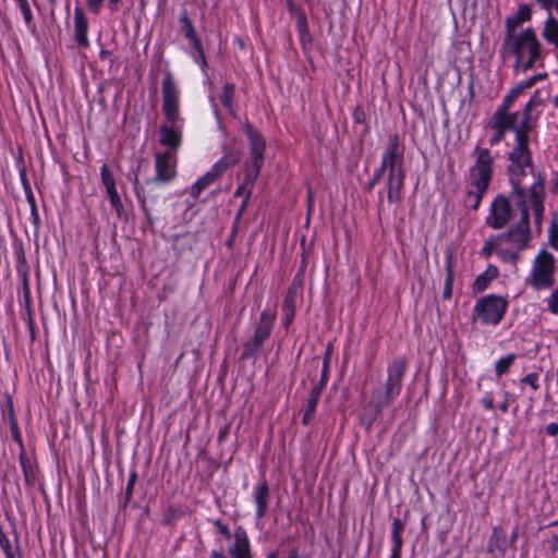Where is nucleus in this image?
Instances as JSON below:
<instances>
[{"label":"nucleus","instance_id":"nucleus-62","mask_svg":"<svg viewBox=\"0 0 558 558\" xmlns=\"http://www.w3.org/2000/svg\"><path fill=\"white\" fill-rule=\"evenodd\" d=\"M31 217H32V221H33V225L35 228L34 233H35V236H37L39 229H40V218H39L37 207L31 208Z\"/></svg>","mask_w":558,"mask_h":558},{"label":"nucleus","instance_id":"nucleus-9","mask_svg":"<svg viewBox=\"0 0 558 558\" xmlns=\"http://www.w3.org/2000/svg\"><path fill=\"white\" fill-rule=\"evenodd\" d=\"M380 165L387 169V172L405 170L404 166V146L400 142L399 134L389 136V143L385 147Z\"/></svg>","mask_w":558,"mask_h":558},{"label":"nucleus","instance_id":"nucleus-48","mask_svg":"<svg viewBox=\"0 0 558 558\" xmlns=\"http://www.w3.org/2000/svg\"><path fill=\"white\" fill-rule=\"evenodd\" d=\"M333 352V344L331 342L327 343L324 356H323V366L322 372L328 373L330 372V363H331V355Z\"/></svg>","mask_w":558,"mask_h":558},{"label":"nucleus","instance_id":"nucleus-51","mask_svg":"<svg viewBox=\"0 0 558 558\" xmlns=\"http://www.w3.org/2000/svg\"><path fill=\"white\" fill-rule=\"evenodd\" d=\"M177 517L178 509L175 507L170 506L163 513L162 524L167 526L171 525L173 521L177 519Z\"/></svg>","mask_w":558,"mask_h":558},{"label":"nucleus","instance_id":"nucleus-21","mask_svg":"<svg viewBox=\"0 0 558 558\" xmlns=\"http://www.w3.org/2000/svg\"><path fill=\"white\" fill-rule=\"evenodd\" d=\"M221 148L223 156L217 162H215L214 166L223 173L228 169L239 163L242 151L234 145H229L228 143H223Z\"/></svg>","mask_w":558,"mask_h":558},{"label":"nucleus","instance_id":"nucleus-45","mask_svg":"<svg viewBox=\"0 0 558 558\" xmlns=\"http://www.w3.org/2000/svg\"><path fill=\"white\" fill-rule=\"evenodd\" d=\"M490 282L492 281L489 280V278H487V276L482 272L481 275H478L475 278V280L472 284L473 293L483 292L484 290H486L488 288Z\"/></svg>","mask_w":558,"mask_h":558},{"label":"nucleus","instance_id":"nucleus-38","mask_svg":"<svg viewBox=\"0 0 558 558\" xmlns=\"http://www.w3.org/2000/svg\"><path fill=\"white\" fill-rule=\"evenodd\" d=\"M514 360H515V354H513V353L499 359L495 366L496 375L498 377H501L504 374H506L509 371V368L512 366Z\"/></svg>","mask_w":558,"mask_h":558},{"label":"nucleus","instance_id":"nucleus-63","mask_svg":"<svg viewBox=\"0 0 558 558\" xmlns=\"http://www.w3.org/2000/svg\"><path fill=\"white\" fill-rule=\"evenodd\" d=\"M500 243H496L495 242V236L492 238L490 240L486 241L484 247L482 248V254L485 255V256H489L494 248H498L497 246L499 245Z\"/></svg>","mask_w":558,"mask_h":558},{"label":"nucleus","instance_id":"nucleus-32","mask_svg":"<svg viewBox=\"0 0 558 558\" xmlns=\"http://www.w3.org/2000/svg\"><path fill=\"white\" fill-rule=\"evenodd\" d=\"M486 193L485 191L471 187L463 197V205L472 210H477Z\"/></svg>","mask_w":558,"mask_h":558},{"label":"nucleus","instance_id":"nucleus-16","mask_svg":"<svg viewBox=\"0 0 558 558\" xmlns=\"http://www.w3.org/2000/svg\"><path fill=\"white\" fill-rule=\"evenodd\" d=\"M532 19V8L527 3H521L518 8V11L514 15L508 16L505 21L506 26V36H505V46L509 44V40L512 39V36L515 35L514 31L521 26L523 23L531 21Z\"/></svg>","mask_w":558,"mask_h":558},{"label":"nucleus","instance_id":"nucleus-18","mask_svg":"<svg viewBox=\"0 0 558 558\" xmlns=\"http://www.w3.org/2000/svg\"><path fill=\"white\" fill-rule=\"evenodd\" d=\"M253 499L256 505L255 517L257 520H262L266 517L270 501V488L265 478L256 485Z\"/></svg>","mask_w":558,"mask_h":558},{"label":"nucleus","instance_id":"nucleus-40","mask_svg":"<svg viewBox=\"0 0 558 558\" xmlns=\"http://www.w3.org/2000/svg\"><path fill=\"white\" fill-rule=\"evenodd\" d=\"M14 1L19 5V8L23 14L24 22H25L26 26L28 28H35V25L33 23V14H32L28 1L27 0H14Z\"/></svg>","mask_w":558,"mask_h":558},{"label":"nucleus","instance_id":"nucleus-19","mask_svg":"<svg viewBox=\"0 0 558 558\" xmlns=\"http://www.w3.org/2000/svg\"><path fill=\"white\" fill-rule=\"evenodd\" d=\"M487 128L494 132L489 138V146L494 147L505 140L506 134L512 131L511 129H514V122L493 116Z\"/></svg>","mask_w":558,"mask_h":558},{"label":"nucleus","instance_id":"nucleus-60","mask_svg":"<svg viewBox=\"0 0 558 558\" xmlns=\"http://www.w3.org/2000/svg\"><path fill=\"white\" fill-rule=\"evenodd\" d=\"M214 525L226 539H231V533L229 527L220 519L215 520Z\"/></svg>","mask_w":558,"mask_h":558},{"label":"nucleus","instance_id":"nucleus-34","mask_svg":"<svg viewBox=\"0 0 558 558\" xmlns=\"http://www.w3.org/2000/svg\"><path fill=\"white\" fill-rule=\"evenodd\" d=\"M136 481H137V473L135 470H132L130 473V476H129V481H128L125 490H124V497L119 502L120 509H125L128 507V505L130 504L132 496H133V490H134Z\"/></svg>","mask_w":558,"mask_h":558},{"label":"nucleus","instance_id":"nucleus-39","mask_svg":"<svg viewBox=\"0 0 558 558\" xmlns=\"http://www.w3.org/2000/svg\"><path fill=\"white\" fill-rule=\"evenodd\" d=\"M548 242L549 245L558 251V215L553 216L549 229H548Z\"/></svg>","mask_w":558,"mask_h":558},{"label":"nucleus","instance_id":"nucleus-33","mask_svg":"<svg viewBox=\"0 0 558 558\" xmlns=\"http://www.w3.org/2000/svg\"><path fill=\"white\" fill-rule=\"evenodd\" d=\"M234 89V84L227 82L223 85L222 95L220 96V102L231 114H233Z\"/></svg>","mask_w":558,"mask_h":558},{"label":"nucleus","instance_id":"nucleus-15","mask_svg":"<svg viewBox=\"0 0 558 558\" xmlns=\"http://www.w3.org/2000/svg\"><path fill=\"white\" fill-rule=\"evenodd\" d=\"M234 542L229 547L228 554L231 558H254L246 530L239 525L234 531Z\"/></svg>","mask_w":558,"mask_h":558},{"label":"nucleus","instance_id":"nucleus-35","mask_svg":"<svg viewBox=\"0 0 558 558\" xmlns=\"http://www.w3.org/2000/svg\"><path fill=\"white\" fill-rule=\"evenodd\" d=\"M20 463L26 484L33 485L36 480V473L31 460L24 453H21Z\"/></svg>","mask_w":558,"mask_h":558},{"label":"nucleus","instance_id":"nucleus-14","mask_svg":"<svg viewBox=\"0 0 558 558\" xmlns=\"http://www.w3.org/2000/svg\"><path fill=\"white\" fill-rule=\"evenodd\" d=\"M156 174L150 180L156 183H169L175 177V156L170 150L159 153L155 158Z\"/></svg>","mask_w":558,"mask_h":558},{"label":"nucleus","instance_id":"nucleus-17","mask_svg":"<svg viewBox=\"0 0 558 558\" xmlns=\"http://www.w3.org/2000/svg\"><path fill=\"white\" fill-rule=\"evenodd\" d=\"M405 175L407 170L387 172V201L390 204L399 203L402 199Z\"/></svg>","mask_w":558,"mask_h":558},{"label":"nucleus","instance_id":"nucleus-29","mask_svg":"<svg viewBox=\"0 0 558 558\" xmlns=\"http://www.w3.org/2000/svg\"><path fill=\"white\" fill-rule=\"evenodd\" d=\"M250 141V155L252 157V160L264 162V154L266 149V141L262 133L259 132L253 137L248 138Z\"/></svg>","mask_w":558,"mask_h":558},{"label":"nucleus","instance_id":"nucleus-52","mask_svg":"<svg viewBox=\"0 0 558 558\" xmlns=\"http://www.w3.org/2000/svg\"><path fill=\"white\" fill-rule=\"evenodd\" d=\"M295 20H296V29H298L299 34L310 31L305 12H299V15L295 16Z\"/></svg>","mask_w":558,"mask_h":558},{"label":"nucleus","instance_id":"nucleus-8","mask_svg":"<svg viewBox=\"0 0 558 558\" xmlns=\"http://www.w3.org/2000/svg\"><path fill=\"white\" fill-rule=\"evenodd\" d=\"M135 195L145 215L147 223L153 226L154 217L151 213L158 209L165 202L159 183L154 182V180H146L145 185H142L138 177L135 174Z\"/></svg>","mask_w":558,"mask_h":558},{"label":"nucleus","instance_id":"nucleus-50","mask_svg":"<svg viewBox=\"0 0 558 558\" xmlns=\"http://www.w3.org/2000/svg\"><path fill=\"white\" fill-rule=\"evenodd\" d=\"M319 398H320V393H318L317 391L311 390L310 397L306 400V408H305V410H307L308 412H314L315 413L317 403L319 401Z\"/></svg>","mask_w":558,"mask_h":558},{"label":"nucleus","instance_id":"nucleus-59","mask_svg":"<svg viewBox=\"0 0 558 558\" xmlns=\"http://www.w3.org/2000/svg\"><path fill=\"white\" fill-rule=\"evenodd\" d=\"M207 186L203 183V181L197 180L191 187L190 195L193 197V199H197L201 195V193L206 189Z\"/></svg>","mask_w":558,"mask_h":558},{"label":"nucleus","instance_id":"nucleus-41","mask_svg":"<svg viewBox=\"0 0 558 558\" xmlns=\"http://www.w3.org/2000/svg\"><path fill=\"white\" fill-rule=\"evenodd\" d=\"M0 546H1L2 550L4 551V555L7 558H23L22 554L20 551L17 555H15V553H13L11 543L4 532L0 533Z\"/></svg>","mask_w":558,"mask_h":558},{"label":"nucleus","instance_id":"nucleus-10","mask_svg":"<svg viewBox=\"0 0 558 558\" xmlns=\"http://www.w3.org/2000/svg\"><path fill=\"white\" fill-rule=\"evenodd\" d=\"M513 210L509 197L499 194L490 204L489 215L486 218V223L495 230L502 229L510 218Z\"/></svg>","mask_w":558,"mask_h":558},{"label":"nucleus","instance_id":"nucleus-26","mask_svg":"<svg viewBox=\"0 0 558 558\" xmlns=\"http://www.w3.org/2000/svg\"><path fill=\"white\" fill-rule=\"evenodd\" d=\"M404 530V523L399 519L395 518L392 521V531H391V538H392V549H391V557L390 558H401V548H402V532Z\"/></svg>","mask_w":558,"mask_h":558},{"label":"nucleus","instance_id":"nucleus-58","mask_svg":"<svg viewBox=\"0 0 558 558\" xmlns=\"http://www.w3.org/2000/svg\"><path fill=\"white\" fill-rule=\"evenodd\" d=\"M207 186L203 183V181L197 180L191 187L190 195L193 197V199H197L201 195V193L206 189Z\"/></svg>","mask_w":558,"mask_h":558},{"label":"nucleus","instance_id":"nucleus-27","mask_svg":"<svg viewBox=\"0 0 558 558\" xmlns=\"http://www.w3.org/2000/svg\"><path fill=\"white\" fill-rule=\"evenodd\" d=\"M515 136V143L511 151L508 153V156H521V157H531L532 151L529 147L530 135L521 133L519 131H512Z\"/></svg>","mask_w":558,"mask_h":558},{"label":"nucleus","instance_id":"nucleus-13","mask_svg":"<svg viewBox=\"0 0 558 558\" xmlns=\"http://www.w3.org/2000/svg\"><path fill=\"white\" fill-rule=\"evenodd\" d=\"M536 178V181L531 185L529 192L534 214V222L537 230L541 231L544 217L545 177L541 172H537Z\"/></svg>","mask_w":558,"mask_h":558},{"label":"nucleus","instance_id":"nucleus-30","mask_svg":"<svg viewBox=\"0 0 558 558\" xmlns=\"http://www.w3.org/2000/svg\"><path fill=\"white\" fill-rule=\"evenodd\" d=\"M263 166L264 162L254 160H251V162L245 163V174L244 180L242 182L245 187H251L253 190V186L259 177Z\"/></svg>","mask_w":558,"mask_h":558},{"label":"nucleus","instance_id":"nucleus-47","mask_svg":"<svg viewBox=\"0 0 558 558\" xmlns=\"http://www.w3.org/2000/svg\"><path fill=\"white\" fill-rule=\"evenodd\" d=\"M543 104V99L541 98L539 96V92L536 90L533 96L530 98V100L526 102V105L524 106L523 108V112L524 116H532V110L535 108V107H538Z\"/></svg>","mask_w":558,"mask_h":558},{"label":"nucleus","instance_id":"nucleus-36","mask_svg":"<svg viewBox=\"0 0 558 558\" xmlns=\"http://www.w3.org/2000/svg\"><path fill=\"white\" fill-rule=\"evenodd\" d=\"M179 22L181 25V32L186 39L196 35L194 25L185 10L180 14Z\"/></svg>","mask_w":558,"mask_h":558},{"label":"nucleus","instance_id":"nucleus-55","mask_svg":"<svg viewBox=\"0 0 558 558\" xmlns=\"http://www.w3.org/2000/svg\"><path fill=\"white\" fill-rule=\"evenodd\" d=\"M521 383L530 385L534 390L539 388L538 375L536 373L527 374L521 379Z\"/></svg>","mask_w":558,"mask_h":558},{"label":"nucleus","instance_id":"nucleus-46","mask_svg":"<svg viewBox=\"0 0 558 558\" xmlns=\"http://www.w3.org/2000/svg\"><path fill=\"white\" fill-rule=\"evenodd\" d=\"M223 173L220 172L215 166L211 167L209 171H207L203 177L198 180L203 181L206 186L213 184L216 180H218Z\"/></svg>","mask_w":558,"mask_h":558},{"label":"nucleus","instance_id":"nucleus-24","mask_svg":"<svg viewBox=\"0 0 558 558\" xmlns=\"http://www.w3.org/2000/svg\"><path fill=\"white\" fill-rule=\"evenodd\" d=\"M445 269H446V279L442 291V299L449 300L452 296V286H453V251L451 247H447L445 251Z\"/></svg>","mask_w":558,"mask_h":558},{"label":"nucleus","instance_id":"nucleus-44","mask_svg":"<svg viewBox=\"0 0 558 558\" xmlns=\"http://www.w3.org/2000/svg\"><path fill=\"white\" fill-rule=\"evenodd\" d=\"M100 178H101V183L104 184V186L106 189H109V187L116 185L114 177L106 163L102 165V167L100 168Z\"/></svg>","mask_w":558,"mask_h":558},{"label":"nucleus","instance_id":"nucleus-61","mask_svg":"<svg viewBox=\"0 0 558 558\" xmlns=\"http://www.w3.org/2000/svg\"><path fill=\"white\" fill-rule=\"evenodd\" d=\"M105 0H86L87 9L94 13L99 14Z\"/></svg>","mask_w":558,"mask_h":558},{"label":"nucleus","instance_id":"nucleus-42","mask_svg":"<svg viewBox=\"0 0 558 558\" xmlns=\"http://www.w3.org/2000/svg\"><path fill=\"white\" fill-rule=\"evenodd\" d=\"M519 253L517 251H511L508 248H496V254L498 257L506 263L515 264L517 259L519 258Z\"/></svg>","mask_w":558,"mask_h":558},{"label":"nucleus","instance_id":"nucleus-43","mask_svg":"<svg viewBox=\"0 0 558 558\" xmlns=\"http://www.w3.org/2000/svg\"><path fill=\"white\" fill-rule=\"evenodd\" d=\"M547 77V73H538L533 75L532 77L521 81L517 86L521 89L523 93L525 89L532 88L536 83L545 80Z\"/></svg>","mask_w":558,"mask_h":558},{"label":"nucleus","instance_id":"nucleus-20","mask_svg":"<svg viewBox=\"0 0 558 558\" xmlns=\"http://www.w3.org/2000/svg\"><path fill=\"white\" fill-rule=\"evenodd\" d=\"M523 94L518 86H514L510 89V92L504 97L501 105L494 112V117H498L501 119H506L509 121H517L519 119V112H510L515 99Z\"/></svg>","mask_w":558,"mask_h":558},{"label":"nucleus","instance_id":"nucleus-28","mask_svg":"<svg viewBox=\"0 0 558 558\" xmlns=\"http://www.w3.org/2000/svg\"><path fill=\"white\" fill-rule=\"evenodd\" d=\"M542 37L549 45L558 43V21L553 16L551 11L548 12V16L544 23Z\"/></svg>","mask_w":558,"mask_h":558},{"label":"nucleus","instance_id":"nucleus-53","mask_svg":"<svg viewBox=\"0 0 558 558\" xmlns=\"http://www.w3.org/2000/svg\"><path fill=\"white\" fill-rule=\"evenodd\" d=\"M548 310L551 314L558 315V287L553 291L547 300Z\"/></svg>","mask_w":558,"mask_h":558},{"label":"nucleus","instance_id":"nucleus-64","mask_svg":"<svg viewBox=\"0 0 558 558\" xmlns=\"http://www.w3.org/2000/svg\"><path fill=\"white\" fill-rule=\"evenodd\" d=\"M189 41L191 43L192 47L195 49L196 53L198 57H203V45L199 40V38L197 37V35L189 38Z\"/></svg>","mask_w":558,"mask_h":558},{"label":"nucleus","instance_id":"nucleus-1","mask_svg":"<svg viewBox=\"0 0 558 558\" xmlns=\"http://www.w3.org/2000/svg\"><path fill=\"white\" fill-rule=\"evenodd\" d=\"M165 76L161 84L162 93V112L167 123L159 128V143L175 154L182 143L181 123L183 119L180 117V90L174 81V76L170 70L163 72Z\"/></svg>","mask_w":558,"mask_h":558},{"label":"nucleus","instance_id":"nucleus-5","mask_svg":"<svg viewBox=\"0 0 558 558\" xmlns=\"http://www.w3.org/2000/svg\"><path fill=\"white\" fill-rule=\"evenodd\" d=\"M508 308V301L496 294H488L477 300L473 307L472 320H481L483 325L497 326Z\"/></svg>","mask_w":558,"mask_h":558},{"label":"nucleus","instance_id":"nucleus-22","mask_svg":"<svg viewBox=\"0 0 558 558\" xmlns=\"http://www.w3.org/2000/svg\"><path fill=\"white\" fill-rule=\"evenodd\" d=\"M88 22L84 11L76 7L74 10V38L78 47H87Z\"/></svg>","mask_w":558,"mask_h":558},{"label":"nucleus","instance_id":"nucleus-31","mask_svg":"<svg viewBox=\"0 0 558 558\" xmlns=\"http://www.w3.org/2000/svg\"><path fill=\"white\" fill-rule=\"evenodd\" d=\"M507 546L508 545L506 532L500 526L494 527L489 539V550L493 551L497 549L501 554H505L507 550Z\"/></svg>","mask_w":558,"mask_h":558},{"label":"nucleus","instance_id":"nucleus-4","mask_svg":"<svg viewBox=\"0 0 558 558\" xmlns=\"http://www.w3.org/2000/svg\"><path fill=\"white\" fill-rule=\"evenodd\" d=\"M473 166L469 169V185L487 192L493 180L495 159L489 148L476 145L472 151Z\"/></svg>","mask_w":558,"mask_h":558},{"label":"nucleus","instance_id":"nucleus-23","mask_svg":"<svg viewBox=\"0 0 558 558\" xmlns=\"http://www.w3.org/2000/svg\"><path fill=\"white\" fill-rule=\"evenodd\" d=\"M510 197L514 201V205L517 209L520 211V221L521 225H530V211L529 207L526 205V190L525 189H519L514 190L511 189Z\"/></svg>","mask_w":558,"mask_h":558},{"label":"nucleus","instance_id":"nucleus-49","mask_svg":"<svg viewBox=\"0 0 558 558\" xmlns=\"http://www.w3.org/2000/svg\"><path fill=\"white\" fill-rule=\"evenodd\" d=\"M9 425H10V430H11L13 440L16 444H19L21 447H23V440H22V436H21V433L19 429L17 420L11 417V422L9 423Z\"/></svg>","mask_w":558,"mask_h":558},{"label":"nucleus","instance_id":"nucleus-3","mask_svg":"<svg viewBox=\"0 0 558 558\" xmlns=\"http://www.w3.org/2000/svg\"><path fill=\"white\" fill-rule=\"evenodd\" d=\"M502 50L509 52H521L524 57L527 54V60L523 64V71L531 70L535 64L544 59V47L538 40L536 32L532 27L521 31L519 34L513 35L509 44H502Z\"/></svg>","mask_w":558,"mask_h":558},{"label":"nucleus","instance_id":"nucleus-57","mask_svg":"<svg viewBox=\"0 0 558 558\" xmlns=\"http://www.w3.org/2000/svg\"><path fill=\"white\" fill-rule=\"evenodd\" d=\"M207 186L203 183V181L197 180L191 187L190 195L193 197V199H197L201 195V193L206 189Z\"/></svg>","mask_w":558,"mask_h":558},{"label":"nucleus","instance_id":"nucleus-37","mask_svg":"<svg viewBox=\"0 0 558 558\" xmlns=\"http://www.w3.org/2000/svg\"><path fill=\"white\" fill-rule=\"evenodd\" d=\"M535 129V123L533 122L532 116H524L522 113L521 121L518 123V120L514 121V129L512 131H519L521 133L530 135V133Z\"/></svg>","mask_w":558,"mask_h":558},{"label":"nucleus","instance_id":"nucleus-54","mask_svg":"<svg viewBox=\"0 0 558 558\" xmlns=\"http://www.w3.org/2000/svg\"><path fill=\"white\" fill-rule=\"evenodd\" d=\"M110 204H111L112 208L116 210V214L120 219H123V220L128 219L126 213L124 210V207H123V204H122L120 197L114 201H111Z\"/></svg>","mask_w":558,"mask_h":558},{"label":"nucleus","instance_id":"nucleus-2","mask_svg":"<svg viewBox=\"0 0 558 558\" xmlns=\"http://www.w3.org/2000/svg\"><path fill=\"white\" fill-rule=\"evenodd\" d=\"M407 361L404 357L395 359L387 367V380L384 389H376L372 392L368 407L373 408L376 415H380L385 409L390 407L402 389L403 377L407 373Z\"/></svg>","mask_w":558,"mask_h":558},{"label":"nucleus","instance_id":"nucleus-56","mask_svg":"<svg viewBox=\"0 0 558 558\" xmlns=\"http://www.w3.org/2000/svg\"><path fill=\"white\" fill-rule=\"evenodd\" d=\"M329 374L322 372L319 380L314 385L312 388L313 391H317L322 395L323 390L325 389L327 383H328Z\"/></svg>","mask_w":558,"mask_h":558},{"label":"nucleus","instance_id":"nucleus-25","mask_svg":"<svg viewBox=\"0 0 558 558\" xmlns=\"http://www.w3.org/2000/svg\"><path fill=\"white\" fill-rule=\"evenodd\" d=\"M296 299L298 292L294 287H291L288 290L282 303L283 325L286 328H288L295 316Z\"/></svg>","mask_w":558,"mask_h":558},{"label":"nucleus","instance_id":"nucleus-7","mask_svg":"<svg viewBox=\"0 0 558 558\" xmlns=\"http://www.w3.org/2000/svg\"><path fill=\"white\" fill-rule=\"evenodd\" d=\"M556 260L551 253L542 250L534 258L527 283L535 290L550 289L555 284Z\"/></svg>","mask_w":558,"mask_h":558},{"label":"nucleus","instance_id":"nucleus-6","mask_svg":"<svg viewBox=\"0 0 558 558\" xmlns=\"http://www.w3.org/2000/svg\"><path fill=\"white\" fill-rule=\"evenodd\" d=\"M275 322V312L263 311L260 313L253 336L242 345L243 350L240 355L241 361L251 360L257 355L265 341L270 337Z\"/></svg>","mask_w":558,"mask_h":558},{"label":"nucleus","instance_id":"nucleus-12","mask_svg":"<svg viewBox=\"0 0 558 558\" xmlns=\"http://www.w3.org/2000/svg\"><path fill=\"white\" fill-rule=\"evenodd\" d=\"M508 160L510 161V165L507 168V172L509 175V183L511 189H525L522 186V180L526 175V168H530L531 172L534 173L532 156H508Z\"/></svg>","mask_w":558,"mask_h":558},{"label":"nucleus","instance_id":"nucleus-11","mask_svg":"<svg viewBox=\"0 0 558 558\" xmlns=\"http://www.w3.org/2000/svg\"><path fill=\"white\" fill-rule=\"evenodd\" d=\"M531 241V226L518 222L510 227L506 232L495 236L496 243L510 242L515 245L518 252L525 250Z\"/></svg>","mask_w":558,"mask_h":558}]
</instances>
